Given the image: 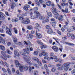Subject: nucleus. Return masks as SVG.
Wrapping results in <instances>:
<instances>
[{
	"instance_id": "nucleus-16",
	"label": "nucleus",
	"mask_w": 75,
	"mask_h": 75,
	"mask_svg": "<svg viewBox=\"0 0 75 75\" xmlns=\"http://www.w3.org/2000/svg\"><path fill=\"white\" fill-rule=\"evenodd\" d=\"M26 37L28 39H29V38H33V35L32 34H30L29 35H27Z\"/></svg>"
},
{
	"instance_id": "nucleus-31",
	"label": "nucleus",
	"mask_w": 75,
	"mask_h": 75,
	"mask_svg": "<svg viewBox=\"0 0 75 75\" xmlns=\"http://www.w3.org/2000/svg\"><path fill=\"white\" fill-rule=\"evenodd\" d=\"M22 23L25 24H29V23L27 21L24 20L22 21Z\"/></svg>"
},
{
	"instance_id": "nucleus-61",
	"label": "nucleus",
	"mask_w": 75,
	"mask_h": 75,
	"mask_svg": "<svg viewBox=\"0 0 75 75\" xmlns=\"http://www.w3.org/2000/svg\"><path fill=\"white\" fill-rule=\"evenodd\" d=\"M70 51L71 52H75V49H70Z\"/></svg>"
},
{
	"instance_id": "nucleus-59",
	"label": "nucleus",
	"mask_w": 75,
	"mask_h": 75,
	"mask_svg": "<svg viewBox=\"0 0 75 75\" xmlns=\"http://www.w3.org/2000/svg\"><path fill=\"white\" fill-rule=\"evenodd\" d=\"M38 44H41V45L43 44V43H42V42L39 40L38 41Z\"/></svg>"
},
{
	"instance_id": "nucleus-60",
	"label": "nucleus",
	"mask_w": 75,
	"mask_h": 75,
	"mask_svg": "<svg viewBox=\"0 0 75 75\" xmlns=\"http://www.w3.org/2000/svg\"><path fill=\"white\" fill-rule=\"evenodd\" d=\"M57 33L59 35H61V33L59 30H57Z\"/></svg>"
},
{
	"instance_id": "nucleus-41",
	"label": "nucleus",
	"mask_w": 75,
	"mask_h": 75,
	"mask_svg": "<svg viewBox=\"0 0 75 75\" xmlns=\"http://www.w3.org/2000/svg\"><path fill=\"white\" fill-rule=\"evenodd\" d=\"M38 38H41L42 37V35L40 33L38 34Z\"/></svg>"
},
{
	"instance_id": "nucleus-7",
	"label": "nucleus",
	"mask_w": 75,
	"mask_h": 75,
	"mask_svg": "<svg viewBox=\"0 0 75 75\" xmlns=\"http://www.w3.org/2000/svg\"><path fill=\"white\" fill-rule=\"evenodd\" d=\"M30 58V57L29 56H25V57H23L24 59L26 61L27 63H28V64H30L31 63V61H30L28 59Z\"/></svg>"
},
{
	"instance_id": "nucleus-24",
	"label": "nucleus",
	"mask_w": 75,
	"mask_h": 75,
	"mask_svg": "<svg viewBox=\"0 0 75 75\" xmlns=\"http://www.w3.org/2000/svg\"><path fill=\"white\" fill-rule=\"evenodd\" d=\"M25 43V44L28 45H31V42L29 41H27V42L25 41H24Z\"/></svg>"
},
{
	"instance_id": "nucleus-1",
	"label": "nucleus",
	"mask_w": 75,
	"mask_h": 75,
	"mask_svg": "<svg viewBox=\"0 0 75 75\" xmlns=\"http://www.w3.org/2000/svg\"><path fill=\"white\" fill-rule=\"evenodd\" d=\"M52 10L53 11H54L53 13L54 15V18H56V19H58L59 21H62V20L63 19V17H64V16H63L62 15H58V13H57V12L55 11L57 10V9L54 7H53L52 8Z\"/></svg>"
},
{
	"instance_id": "nucleus-55",
	"label": "nucleus",
	"mask_w": 75,
	"mask_h": 75,
	"mask_svg": "<svg viewBox=\"0 0 75 75\" xmlns=\"http://www.w3.org/2000/svg\"><path fill=\"white\" fill-rule=\"evenodd\" d=\"M4 64L6 66V67H8V64L6 62H4Z\"/></svg>"
},
{
	"instance_id": "nucleus-5",
	"label": "nucleus",
	"mask_w": 75,
	"mask_h": 75,
	"mask_svg": "<svg viewBox=\"0 0 75 75\" xmlns=\"http://www.w3.org/2000/svg\"><path fill=\"white\" fill-rule=\"evenodd\" d=\"M2 28L3 29H5L7 31H6V33L8 34L9 35H11V29L8 28L7 26H2Z\"/></svg>"
},
{
	"instance_id": "nucleus-36",
	"label": "nucleus",
	"mask_w": 75,
	"mask_h": 75,
	"mask_svg": "<svg viewBox=\"0 0 75 75\" xmlns=\"http://www.w3.org/2000/svg\"><path fill=\"white\" fill-rule=\"evenodd\" d=\"M71 37L72 39H75V35H74L73 34H71Z\"/></svg>"
},
{
	"instance_id": "nucleus-33",
	"label": "nucleus",
	"mask_w": 75,
	"mask_h": 75,
	"mask_svg": "<svg viewBox=\"0 0 75 75\" xmlns=\"http://www.w3.org/2000/svg\"><path fill=\"white\" fill-rule=\"evenodd\" d=\"M41 49H42V48H47V46H45V45H42L41 47Z\"/></svg>"
},
{
	"instance_id": "nucleus-21",
	"label": "nucleus",
	"mask_w": 75,
	"mask_h": 75,
	"mask_svg": "<svg viewBox=\"0 0 75 75\" xmlns=\"http://www.w3.org/2000/svg\"><path fill=\"white\" fill-rule=\"evenodd\" d=\"M58 70H59V71H62L64 69V67L63 65L62 66V67H59L57 68Z\"/></svg>"
},
{
	"instance_id": "nucleus-62",
	"label": "nucleus",
	"mask_w": 75,
	"mask_h": 75,
	"mask_svg": "<svg viewBox=\"0 0 75 75\" xmlns=\"http://www.w3.org/2000/svg\"><path fill=\"white\" fill-rule=\"evenodd\" d=\"M57 6H58V7L60 8V9H61V6L59 4H57Z\"/></svg>"
},
{
	"instance_id": "nucleus-40",
	"label": "nucleus",
	"mask_w": 75,
	"mask_h": 75,
	"mask_svg": "<svg viewBox=\"0 0 75 75\" xmlns=\"http://www.w3.org/2000/svg\"><path fill=\"white\" fill-rule=\"evenodd\" d=\"M7 71L9 74L10 75H11V71L8 68L7 69Z\"/></svg>"
},
{
	"instance_id": "nucleus-50",
	"label": "nucleus",
	"mask_w": 75,
	"mask_h": 75,
	"mask_svg": "<svg viewBox=\"0 0 75 75\" xmlns=\"http://www.w3.org/2000/svg\"><path fill=\"white\" fill-rule=\"evenodd\" d=\"M14 32L15 34H17V30L16 28H14Z\"/></svg>"
},
{
	"instance_id": "nucleus-14",
	"label": "nucleus",
	"mask_w": 75,
	"mask_h": 75,
	"mask_svg": "<svg viewBox=\"0 0 75 75\" xmlns=\"http://www.w3.org/2000/svg\"><path fill=\"white\" fill-rule=\"evenodd\" d=\"M62 11L64 13H68V9L67 8H65V10H64L63 9L62 10Z\"/></svg>"
},
{
	"instance_id": "nucleus-38",
	"label": "nucleus",
	"mask_w": 75,
	"mask_h": 75,
	"mask_svg": "<svg viewBox=\"0 0 75 75\" xmlns=\"http://www.w3.org/2000/svg\"><path fill=\"white\" fill-rule=\"evenodd\" d=\"M47 14L49 17H51L52 16V14L50 12H48Z\"/></svg>"
},
{
	"instance_id": "nucleus-54",
	"label": "nucleus",
	"mask_w": 75,
	"mask_h": 75,
	"mask_svg": "<svg viewBox=\"0 0 75 75\" xmlns=\"http://www.w3.org/2000/svg\"><path fill=\"white\" fill-rule=\"evenodd\" d=\"M64 28L66 29H67V28H68V26L67 25H65L64 26Z\"/></svg>"
},
{
	"instance_id": "nucleus-42",
	"label": "nucleus",
	"mask_w": 75,
	"mask_h": 75,
	"mask_svg": "<svg viewBox=\"0 0 75 75\" xmlns=\"http://www.w3.org/2000/svg\"><path fill=\"white\" fill-rule=\"evenodd\" d=\"M34 75H38V71H34Z\"/></svg>"
},
{
	"instance_id": "nucleus-56",
	"label": "nucleus",
	"mask_w": 75,
	"mask_h": 75,
	"mask_svg": "<svg viewBox=\"0 0 75 75\" xmlns=\"http://www.w3.org/2000/svg\"><path fill=\"white\" fill-rule=\"evenodd\" d=\"M36 26H35V29H37L38 28V23H37L35 24Z\"/></svg>"
},
{
	"instance_id": "nucleus-46",
	"label": "nucleus",
	"mask_w": 75,
	"mask_h": 75,
	"mask_svg": "<svg viewBox=\"0 0 75 75\" xmlns=\"http://www.w3.org/2000/svg\"><path fill=\"white\" fill-rule=\"evenodd\" d=\"M36 33L35 34V35L36 36H35V37H36V38H37L38 37V33L37 30H36Z\"/></svg>"
},
{
	"instance_id": "nucleus-58",
	"label": "nucleus",
	"mask_w": 75,
	"mask_h": 75,
	"mask_svg": "<svg viewBox=\"0 0 75 75\" xmlns=\"http://www.w3.org/2000/svg\"><path fill=\"white\" fill-rule=\"evenodd\" d=\"M54 55V53L53 52L51 53L50 54L51 57H53Z\"/></svg>"
},
{
	"instance_id": "nucleus-19",
	"label": "nucleus",
	"mask_w": 75,
	"mask_h": 75,
	"mask_svg": "<svg viewBox=\"0 0 75 75\" xmlns=\"http://www.w3.org/2000/svg\"><path fill=\"white\" fill-rule=\"evenodd\" d=\"M16 4H15L14 3H13L11 5V7L12 9H14V8L16 7Z\"/></svg>"
},
{
	"instance_id": "nucleus-6",
	"label": "nucleus",
	"mask_w": 75,
	"mask_h": 75,
	"mask_svg": "<svg viewBox=\"0 0 75 75\" xmlns=\"http://www.w3.org/2000/svg\"><path fill=\"white\" fill-rule=\"evenodd\" d=\"M70 65V63H65L63 64V67H64V71H67L68 69H69V65Z\"/></svg>"
},
{
	"instance_id": "nucleus-51",
	"label": "nucleus",
	"mask_w": 75,
	"mask_h": 75,
	"mask_svg": "<svg viewBox=\"0 0 75 75\" xmlns=\"http://www.w3.org/2000/svg\"><path fill=\"white\" fill-rule=\"evenodd\" d=\"M34 54L35 55H38V51H35L34 52Z\"/></svg>"
},
{
	"instance_id": "nucleus-22",
	"label": "nucleus",
	"mask_w": 75,
	"mask_h": 75,
	"mask_svg": "<svg viewBox=\"0 0 75 75\" xmlns=\"http://www.w3.org/2000/svg\"><path fill=\"white\" fill-rule=\"evenodd\" d=\"M42 55L43 56H45L46 55H47V53L45 52L44 50H42Z\"/></svg>"
},
{
	"instance_id": "nucleus-23",
	"label": "nucleus",
	"mask_w": 75,
	"mask_h": 75,
	"mask_svg": "<svg viewBox=\"0 0 75 75\" xmlns=\"http://www.w3.org/2000/svg\"><path fill=\"white\" fill-rule=\"evenodd\" d=\"M65 44H68V45H71V46H74V45H75V44L74 43H72L68 42H65Z\"/></svg>"
},
{
	"instance_id": "nucleus-57",
	"label": "nucleus",
	"mask_w": 75,
	"mask_h": 75,
	"mask_svg": "<svg viewBox=\"0 0 75 75\" xmlns=\"http://www.w3.org/2000/svg\"><path fill=\"white\" fill-rule=\"evenodd\" d=\"M12 71L13 74H14V72H15V69L14 68L12 69Z\"/></svg>"
},
{
	"instance_id": "nucleus-9",
	"label": "nucleus",
	"mask_w": 75,
	"mask_h": 75,
	"mask_svg": "<svg viewBox=\"0 0 75 75\" xmlns=\"http://www.w3.org/2000/svg\"><path fill=\"white\" fill-rule=\"evenodd\" d=\"M4 19H5V17L3 16V13L0 12V20H3Z\"/></svg>"
},
{
	"instance_id": "nucleus-28",
	"label": "nucleus",
	"mask_w": 75,
	"mask_h": 75,
	"mask_svg": "<svg viewBox=\"0 0 75 75\" xmlns=\"http://www.w3.org/2000/svg\"><path fill=\"white\" fill-rule=\"evenodd\" d=\"M27 28L28 30H32V29H33V27L31 25H30L28 26Z\"/></svg>"
},
{
	"instance_id": "nucleus-47",
	"label": "nucleus",
	"mask_w": 75,
	"mask_h": 75,
	"mask_svg": "<svg viewBox=\"0 0 75 75\" xmlns=\"http://www.w3.org/2000/svg\"><path fill=\"white\" fill-rule=\"evenodd\" d=\"M38 64L39 66H41L42 65V64H41V62L39 61V60L38 61Z\"/></svg>"
},
{
	"instance_id": "nucleus-64",
	"label": "nucleus",
	"mask_w": 75,
	"mask_h": 75,
	"mask_svg": "<svg viewBox=\"0 0 75 75\" xmlns=\"http://www.w3.org/2000/svg\"><path fill=\"white\" fill-rule=\"evenodd\" d=\"M16 74L17 75H19V70H17L16 71Z\"/></svg>"
},
{
	"instance_id": "nucleus-37",
	"label": "nucleus",
	"mask_w": 75,
	"mask_h": 75,
	"mask_svg": "<svg viewBox=\"0 0 75 75\" xmlns=\"http://www.w3.org/2000/svg\"><path fill=\"white\" fill-rule=\"evenodd\" d=\"M41 24H38V31H40V29H41Z\"/></svg>"
},
{
	"instance_id": "nucleus-32",
	"label": "nucleus",
	"mask_w": 75,
	"mask_h": 75,
	"mask_svg": "<svg viewBox=\"0 0 75 75\" xmlns=\"http://www.w3.org/2000/svg\"><path fill=\"white\" fill-rule=\"evenodd\" d=\"M56 26V23L53 22L52 23V26L54 28H55V26Z\"/></svg>"
},
{
	"instance_id": "nucleus-53",
	"label": "nucleus",
	"mask_w": 75,
	"mask_h": 75,
	"mask_svg": "<svg viewBox=\"0 0 75 75\" xmlns=\"http://www.w3.org/2000/svg\"><path fill=\"white\" fill-rule=\"evenodd\" d=\"M44 67L45 69H47L48 68V66H47V65L46 64H45Z\"/></svg>"
},
{
	"instance_id": "nucleus-13",
	"label": "nucleus",
	"mask_w": 75,
	"mask_h": 75,
	"mask_svg": "<svg viewBox=\"0 0 75 75\" xmlns=\"http://www.w3.org/2000/svg\"><path fill=\"white\" fill-rule=\"evenodd\" d=\"M38 16L39 17V19L40 20H44L45 18L44 16H42L40 15V13L39 12L38 13Z\"/></svg>"
},
{
	"instance_id": "nucleus-25",
	"label": "nucleus",
	"mask_w": 75,
	"mask_h": 75,
	"mask_svg": "<svg viewBox=\"0 0 75 75\" xmlns=\"http://www.w3.org/2000/svg\"><path fill=\"white\" fill-rule=\"evenodd\" d=\"M0 48L3 51L5 50V47L1 45H0Z\"/></svg>"
},
{
	"instance_id": "nucleus-52",
	"label": "nucleus",
	"mask_w": 75,
	"mask_h": 75,
	"mask_svg": "<svg viewBox=\"0 0 75 75\" xmlns=\"http://www.w3.org/2000/svg\"><path fill=\"white\" fill-rule=\"evenodd\" d=\"M3 38L2 37L0 36V43H1V41L4 40Z\"/></svg>"
},
{
	"instance_id": "nucleus-48",
	"label": "nucleus",
	"mask_w": 75,
	"mask_h": 75,
	"mask_svg": "<svg viewBox=\"0 0 75 75\" xmlns=\"http://www.w3.org/2000/svg\"><path fill=\"white\" fill-rule=\"evenodd\" d=\"M2 70L4 72H7V70L4 68H2Z\"/></svg>"
},
{
	"instance_id": "nucleus-8",
	"label": "nucleus",
	"mask_w": 75,
	"mask_h": 75,
	"mask_svg": "<svg viewBox=\"0 0 75 75\" xmlns=\"http://www.w3.org/2000/svg\"><path fill=\"white\" fill-rule=\"evenodd\" d=\"M23 15L22 14H20L18 15L17 16L18 17H19V20H24V18H23Z\"/></svg>"
},
{
	"instance_id": "nucleus-34",
	"label": "nucleus",
	"mask_w": 75,
	"mask_h": 75,
	"mask_svg": "<svg viewBox=\"0 0 75 75\" xmlns=\"http://www.w3.org/2000/svg\"><path fill=\"white\" fill-rule=\"evenodd\" d=\"M6 51L7 53H8V54H12V52H11V51H10V50H7Z\"/></svg>"
},
{
	"instance_id": "nucleus-30",
	"label": "nucleus",
	"mask_w": 75,
	"mask_h": 75,
	"mask_svg": "<svg viewBox=\"0 0 75 75\" xmlns=\"http://www.w3.org/2000/svg\"><path fill=\"white\" fill-rule=\"evenodd\" d=\"M49 22V20L47 19H46L45 20H44L43 21H42V22L43 23H46V22H47V23H48Z\"/></svg>"
},
{
	"instance_id": "nucleus-17",
	"label": "nucleus",
	"mask_w": 75,
	"mask_h": 75,
	"mask_svg": "<svg viewBox=\"0 0 75 75\" xmlns=\"http://www.w3.org/2000/svg\"><path fill=\"white\" fill-rule=\"evenodd\" d=\"M47 33L48 34H52L53 32L52 31V30L51 29H49L47 31Z\"/></svg>"
},
{
	"instance_id": "nucleus-20",
	"label": "nucleus",
	"mask_w": 75,
	"mask_h": 75,
	"mask_svg": "<svg viewBox=\"0 0 75 75\" xmlns=\"http://www.w3.org/2000/svg\"><path fill=\"white\" fill-rule=\"evenodd\" d=\"M13 40V41L14 42H16L17 41V39L14 36L12 37Z\"/></svg>"
},
{
	"instance_id": "nucleus-35",
	"label": "nucleus",
	"mask_w": 75,
	"mask_h": 75,
	"mask_svg": "<svg viewBox=\"0 0 75 75\" xmlns=\"http://www.w3.org/2000/svg\"><path fill=\"white\" fill-rule=\"evenodd\" d=\"M24 69L25 71H28V66H27L26 65L24 66Z\"/></svg>"
},
{
	"instance_id": "nucleus-4",
	"label": "nucleus",
	"mask_w": 75,
	"mask_h": 75,
	"mask_svg": "<svg viewBox=\"0 0 75 75\" xmlns=\"http://www.w3.org/2000/svg\"><path fill=\"white\" fill-rule=\"evenodd\" d=\"M1 53L3 56H1L0 58H1V59H2L7 60V58L6 57L8 58H11V56L8 55H6V54L4 53V52H1Z\"/></svg>"
},
{
	"instance_id": "nucleus-12",
	"label": "nucleus",
	"mask_w": 75,
	"mask_h": 75,
	"mask_svg": "<svg viewBox=\"0 0 75 75\" xmlns=\"http://www.w3.org/2000/svg\"><path fill=\"white\" fill-rule=\"evenodd\" d=\"M30 5H28L26 4L25 5V6L23 7V9L25 11H27V10H28V8H29Z\"/></svg>"
},
{
	"instance_id": "nucleus-3",
	"label": "nucleus",
	"mask_w": 75,
	"mask_h": 75,
	"mask_svg": "<svg viewBox=\"0 0 75 75\" xmlns=\"http://www.w3.org/2000/svg\"><path fill=\"white\" fill-rule=\"evenodd\" d=\"M28 47L30 48V46H28L25 50V49H24L22 52H20V54L24 56L25 55V54H29V53H30V50H29V48H28Z\"/></svg>"
},
{
	"instance_id": "nucleus-15",
	"label": "nucleus",
	"mask_w": 75,
	"mask_h": 75,
	"mask_svg": "<svg viewBox=\"0 0 75 75\" xmlns=\"http://www.w3.org/2000/svg\"><path fill=\"white\" fill-rule=\"evenodd\" d=\"M9 40L7 39L5 40V42L7 43L8 46H10L11 45V42H9Z\"/></svg>"
},
{
	"instance_id": "nucleus-45",
	"label": "nucleus",
	"mask_w": 75,
	"mask_h": 75,
	"mask_svg": "<svg viewBox=\"0 0 75 75\" xmlns=\"http://www.w3.org/2000/svg\"><path fill=\"white\" fill-rule=\"evenodd\" d=\"M56 70V69H55L54 68H53L51 69V71L52 72H54L55 70Z\"/></svg>"
},
{
	"instance_id": "nucleus-11",
	"label": "nucleus",
	"mask_w": 75,
	"mask_h": 75,
	"mask_svg": "<svg viewBox=\"0 0 75 75\" xmlns=\"http://www.w3.org/2000/svg\"><path fill=\"white\" fill-rule=\"evenodd\" d=\"M14 57L15 58H16V56L19 57L20 56V54L18 53V52L16 50H15L14 51Z\"/></svg>"
},
{
	"instance_id": "nucleus-10",
	"label": "nucleus",
	"mask_w": 75,
	"mask_h": 75,
	"mask_svg": "<svg viewBox=\"0 0 75 75\" xmlns=\"http://www.w3.org/2000/svg\"><path fill=\"white\" fill-rule=\"evenodd\" d=\"M52 49L56 52H58V48L56 46H53L52 47Z\"/></svg>"
},
{
	"instance_id": "nucleus-43",
	"label": "nucleus",
	"mask_w": 75,
	"mask_h": 75,
	"mask_svg": "<svg viewBox=\"0 0 75 75\" xmlns=\"http://www.w3.org/2000/svg\"><path fill=\"white\" fill-rule=\"evenodd\" d=\"M58 61L59 62L61 63V62H63V61L62 59H59L58 60Z\"/></svg>"
},
{
	"instance_id": "nucleus-18",
	"label": "nucleus",
	"mask_w": 75,
	"mask_h": 75,
	"mask_svg": "<svg viewBox=\"0 0 75 75\" xmlns=\"http://www.w3.org/2000/svg\"><path fill=\"white\" fill-rule=\"evenodd\" d=\"M51 1H49L46 2V4L47 6H51Z\"/></svg>"
},
{
	"instance_id": "nucleus-49",
	"label": "nucleus",
	"mask_w": 75,
	"mask_h": 75,
	"mask_svg": "<svg viewBox=\"0 0 75 75\" xmlns=\"http://www.w3.org/2000/svg\"><path fill=\"white\" fill-rule=\"evenodd\" d=\"M26 20L29 23H30V20L29 19L27 18H26Z\"/></svg>"
},
{
	"instance_id": "nucleus-27",
	"label": "nucleus",
	"mask_w": 75,
	"mask_h": 75,
	"mask_svg": "<svg viewBox=\"0 0 75 75\" xmlns=\"http://www.w3.org/2000/svg\"><path fill=\"white\" fill-rule=\"evenodd\" d=\"M34 69V67H32V68L30 66L29 67V72H31V69Z\"/></svg>"
},
{
	"instance_id": "nucleus-39",
	"label": "nucleus",
	"mask_w": 75,
	"mask_h": 75,
	"mask_svg": "<svg viewBox=\"0 0 75 75\" xmlns=\"http://www.w3.org/2000/svg\"><path fill=\"white\" fill-rule=\"evenodd\" d=\"M34 14L36 16V17H38V12L37 11H35Z\"/></svg>"
},
{
	"instance_id": "nucleus-26",
	"label": "nucleus",
	"mask_w": 75,
	"mask_h": 75,
	"mask_svg": "<svg viewBox=\"0 0 75 75\" xmlns=\"http://www.w3.org/2000/svg\"><path fill=\"white\" fill-rule=\"evenodd\" d=\"M54 58L55 59V61L56 62H58V59L57 58V57L55 56H54Z\"/></svg>"
},
{
	"instance_id": "nucleus-2",
	"label": "nucleus",
	"mask_w": 75,
	"mask_h": 75,
	"mask_svg": "<svg viewBox=\"0 0 75 75\" xmlns=\"http://www.w3.org/2000/svg\"><path fill=\"white\" fill-rule=\"evenodd\" d=\"M15 65H16V66L17 68L19 67V69L20 71L21 72H23V66L20 64L19 63L18 61L17 60H15Z\"/></svg>"
},
{
	"instance_id": "nucleus-44",
	"label": "nucleus",
	"mask_w": 75,
	"mask_h": 75,
	"mask_svg": "<svg viewBox=\"0 0 75 75\" xmlns=\"http://www.w3.org/2000/svg\"><path fill=\"white\" fill-rule=\"evenodd\" d=\"M68 2L69 3L70 5L71 6H73V4L71 3V0H68Z\"/></svg>"
},
{
	"instance_id": "nucleus-29",
	"label": "nucleus",
	"mask_w": 75,
	"mask_h": 75,
	"mask_svg": "<svg viewBox=\"0 0 75 75\" xmlns=\"http://www.w3.org/2000/svg\"><path fill=\"white\" fill-rule=\"evenodd\" d=\"M32 59L33 61H37V60H38V58L35 57H32Z\"/></svg>"
},
{
	"instance_id": "nucleus-63",
	"label": "nucleus",
	"mask_w": 75,
	"mask_h": 75,
	"mask_svg": "<svg viewBox=\"0 0 75 75\" xmlns=\"http://www.w3.org/2000/svg\"><path fill=\"white\" fill-rule=\"evenodd\" d=\"M71 73L72 74H73L75 73V69H74L73 70L71 71Z\"/></svg>"
}]
</instances>
